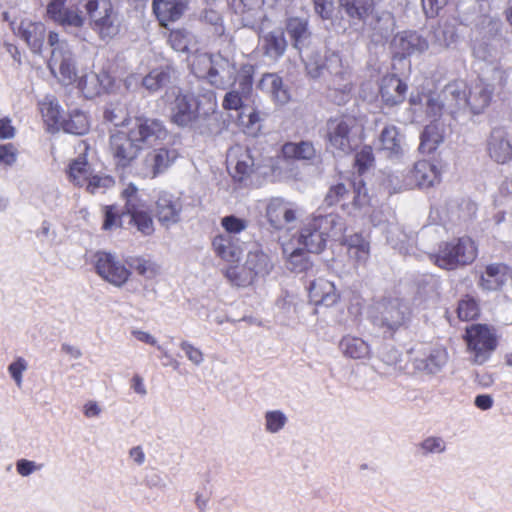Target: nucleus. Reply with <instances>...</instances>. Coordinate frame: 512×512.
Segmentation results:
<instances>
[{"label": "nucleus", "instance_id": "nucleus-58", "mask_svg": "<svg viewBox=\"0 0 512 512\" xmlns=\"http://www.w3.org/2000/svg\"><path fill=\"white\" fill-rule=\"evenodd\" d=\"M18 151L11 143L0 145V163L13 166L17 161Z\"/></svg>", "mask_w": 512, "mask_h": 512}, {"label": "nucleus", "instance_id": "nucleus-48", "mask_svg": "<svg viewBox=\"0 0 512 512\" xmlns=\"http://www.w3.org/2000/svg\"><path fill=\"white\" fill-rule=\"evenodd\" d=\"M304 250L303 248H298L289 255L288 264L293 272H304L312 267V262Z\"/></svg>", "mask_w": 512, "mask_h": 512}, {"label": "nucleus", "instance_id": "nucleus-53", "mask_svg": "<svg viewBox=\"0 0 512 512\" xmlns=\"http://www.w3.org/2000/svg\"><path fill=\"white\" fill-rule=\"evenodd\" d=\"M221 225L229 234H238L247 228V221L234 215H229L222 218Z\"/></svg>", "mask_w": 512, "mask_h": 512}, {"label": "nucleus", "instance_id": "nucleus-44", "mask_svg": "<svg viewBox=\"0 0 512 512\" xmlns=\"http://www.w3.org/2000/svg\"><path fill=\"white\" fill-rule=\"evenodd\" d=\"M170 82L168 69L156 68L150 71L142 80V85L150 92H155Z\"/></svg>", "mask_w": 512, "mask_h": 512}, {"label": "nucleus", "instance_id": "nucleus-2", "mask_svg": "<svg viewBox=\"0 0 512 512\" xmlns=\"http://www.w3.org/2000/svg\"><path fill=\"white\" fill-rule=\"evenodd\" d=\"M347 229L338 214L319 215L309 219L300 229L298 243L308 253H320L329 239L336 240Z\"/></svg>", "mask_w": 512, "mask_h": 512}, {"label": "nucleus", "instance_id": "nucleus-19", "mask_svg": "<svg viewBox=\"0 0 512 512\" xmlns=\"http://www.w3.org/2000/svg\"><path fill=\"white\" fill-rule=\"evenodd\" d=\"M67 0H51L47 6V15L64 28H81L85 18L75 9L66 7Z\"/></svg>", "mask_w": 512, "mask_h": 512}, {"label": "nucleus", "instance_id": "nucleus-4", "mask_svg": "<svg viewBox=\"0 0 512 512\" xmlns=\"http://www.w3.org/2000/svg\"><path fill=\"white\" fill-rule=\"evenodd\" d=\"M430 260L439 268L452 271L471 265L478 257L477 243L467 235L442 241Z\"/></svg>", "mask_w": 512, "mask_h": 512}, {"label": "nucleus", "instance_id": "nucleus-20", "mask_svg": "<svg viewBox=\"0 0 512 512\" xmlns=\"http://www.w3.org/2000/svg\"><path fill=\"white\" fill-rule=\"evenodd\" d=\"M408 86L396 74H387L379 84V94L386 106H396L404 102Z\"/></svg>", "mask_w": 512, "mask_h": 512}, {"label": "nucleus", "instance_id": "nucleus-63", "mask_svg": "<svg viewBox=\"0 0 512 512\" xmlns=\"http://www.w3.org/2000/svg\"><path fill=\"white\" fill-rule=\"evenodd\" d=\"M425 453H441L445 450V444L439 437H428L421 443Z\"/></svg>", "mask_w": 512, "mask_h": 512}, {"label": "nucleus", "instance_id": "nucleus-3", "mask_svg": "<svg viewBox=\"0 0 512 512\" xmlns=\"http://www.w3.org/2000/svg\"><path fill=\"white\" fill-rule=\"evenodd\" d=\"M445 91L455 100L458 107H467L473 114H480L489 107L494 88L478 77L471 82L455 79L446 85Z\"/></svg>", "mask_w": 512, "mask_h": 512}, {"label": "nucleus", "instance_id": "nucleus-25", "mask_svg": "<svg viewBox=\"0 0 512 512\" xmlns=\"http://www.w3.org/2000/svg\"><path fill=\"white\" fill-rule=\"evenodd\" d=\"M187 5L188 0H153L152 8L160 26L166 28L181 18Z\"/></svg>", "mask_w": 512, "mask_h": 512}, {"label": "nucleus", "instance_id": "nucleus-9", "mask_svg": "<svg viewBox=\"0 0 512 512\" xmlns=\"http://www.w3.org/2000/svg\"><path fill=\"white\" fill-rule=\"evenodd\" d=\"M227 167L235 181L242 182L254 171V158L248 147L235 144L227 152Z\"/></svg>", "mask_w": 512, "mask_h": 512}, {"label": "nucleus", "instance_id": "nucleus-11", "mask_svg": "<svg viewBox=\"0 0 512 512\" xmlns=\"http://www.w3.org/2000/svg\"><path fill=\"white\" fill-rule=\"evenodd\" d=\"M141 146L128 133L117 132L110 137V152L116 166L126 168L139 155Z\"/></svg>", "mask_w": 512, "mask_h": 512}, {"label": "nucleus", "instance_id": "nucleus-54", "mask_svg": "<svg viewBox=\"0 0 512 512\" xmlns=\"http://www.w3.org/2000/svg\"><path fill=\"white\" fill-rule=\"evenodd\" d=\"M265 419L266 429L271 433H276L281 430L287 420L281 411H269L266 413Z\"/></svg>", "mask_w": 512, "mask_h": 512}, {"label": "nucleus", "instance_id": "nucleus-64", "mask_svg": "<svg viewBox=\"0 0 512 512\" xmlns=\"http://www.w3.org/2000/svg\"><path fill=\"white\" fill-rule=\"evenodd\" d=\"M315 12L324 20L330 19L333 12L332 0H313Z\"/></svg>", "mask_w": 512, "mask_h": 512}, {"label": "nucleus", "instance_id": "nucleus-7", "mask_svg": "<svg viewBox=\"0 0 512 512\" xmlns=\"http://www.w3.org/2000/svg\"><path fill=\"white\" fill-rule=\"evenodd\" d=\"M411 318L409 307L398 299L383 300L377 311L371 316L374 327L379 329L384 338L392 339L395 334L408 327Z\"/></svg>", "mask_w": 512, "mask_h": 512}, {"label": "nucleus", "instance_id": "nucleus-57", "mask_svg": "<svg viewBox=\"0 0 512 512\" xmlns=\"http://www.w3.org/2000/svg\"><path fill=\"white\" fill-rule=\"evenodd\" d=\"M444 106L432 94H428L425 100V114L429 118L439 119L442 115Z\"/></svg>", "mask_w": 512, "mask_h": 512}, {"label": "nucleus", "instance_id": "nucleus-43", "mask_svg": "<svg viewBox=\"0 0 512 512\" xmlns=\"http://www.w3.org/2000/svg\"><path fill=\"white\" fill-rule=\"evenodd\" d=\"M61 128L70 134L83 135L88 131L89 123L86 115L76 110L67 119L63 118Z\"/></svg>", "mask_w": 512, "mask_h": 512}, {"label": "nucleus", "instance_id": "nucleus-39", "mask_svg": "<svg viewBox=\"0 0 512 512\" xmlns=\"http://www.w3.org/2000/svg\"><path fill=\"white\" fill-rule=\"evenodd\" d=\"M282 154L286 159L312 160L316 156V150L310 141L287 142L282 146Z\"/></svg>", "mask_w": 512, "mask_h": 512}, {"label": "nucleus", "instance_id": "nucleus-28", "mask_svg": "<svg viewBox=\"0 0 512 512\" xmlns=\"http://www.w3.org/2000/svg\"><path fill=\"white\" fill-rule=\"evenodd\" d=\"M339 9L354 23L366 22L376 13V0H338Z\"/></svg>", "mask_w": 512, "mask_h": 512}, {"label": "nucleus", "instance_id": "nucleus-36", "mask_svg": "<svg viewBox=\"0 0 512 512\" xmlns=\"http://www.w3.org/2000/svg\"><path fill=\"white\" fill-rule=\"evenodd\" d=\"M339 349L345 357L366 359L371 355L370 345L360 337L345 335L339 342Z\"/></svg>", "mask_w": 512, "mask_h": 512}, {"label": "nucleus", "instance_id": "nucleus-6", "mask_svg": "<svg viewBox=\"0 0 512 512\" xmlns=\"http://www.w3.org/2000/svg\"><path fill=\"white\" fill-rule=\"evenodd\" d=\"M463 340L469 360L474 365H483L488 362L499 345L496 329L483 323L467 326Z\"/></svg>", "mask_w": 512, "mask_h": 512}, {"label": "nucleus", "instance_id": "nucleus-10", "mask_svg": "<svg viewBox=\"0 0 512 512\" xmlns=\"http://www.w3.org/2000/svg\"><path fill=\"white\" fill-rule=\"evenodd\" d=\"M171 122L185 127L199 118V100L192 93H178L171 105Z\"/></svg>", "mask_w": 512, "mask_h": 512}, {"label": "nucleus", "instance_id": "nucleus-12", "mask_svg": "<svg viewBox=\"0 0 512 512\" xmlns=\"http://www.w3.org/2000/svg\"><path fill=\"white\" fill-rule=\"evenodd\" d=\"M182 209L183 204L180 197L162 191L155 201L154 214L158 222L168 228L180 221Z\"/></svg>", "mask_w": 512, "mask_h": 512}, {"label": "nucleus", "instance_id": "nucleus-62", "mask_svg": "<svg viewBox=\"0 0 512 512\" xmlns=\"http://www.w3.org/2000/svg\"><path fill=\"white\" fill-rule=\"evenodd\" d=\"M95 79L96 75L94 73H91L90 75H81L79 77L78 88L86 97H93Z\"/></svg>", "mask_w": 512, "mask_h": 512}, {"label": "nucleus", "instance_id": "nucleus-26", "mask_svg": "<svg viewBox=\"0 0 512 512\" xmlns=\"http://www.w3.org/2000/svg\"><path fill=\"white\" fill-rule=\"evenodd\" d=\"M191 71L198 78H205L217 89H224L225 82L219 78L218 70L213 65V57L207 53L196 54L191 61Z\"/></svg>", "mask_w": 512, "mask_h": 512}, {"label": "nucleus", "instance_id": "nucleus-1", "mask_svg": "<svg viewBox=\"0 0 512 512\" xmlns=\"http://www.w3.org/2000/svg\"><path fill=\"white\" fill-rule=\"evenodd\" d=\"M327 206H339L349 216H365L371 207V197L362 178L347 179L332 185L326 193Z\"/></svg>", "mask_w": 512, "mask_h": 512}, {"label": "nucleus", "instance_id": "nucleus-31", "mask_svg": "<svg viewBox=\"0 0 512 512\" xmlns=\"http://www.w3.org/2000/svg\"><path fill=\"white\" fill-rule=\"evenodd\" d=\"M411 179L419 188H430L441 180L438 166L427 160H419L410 172Z\"/></svg>", "mask_w": 512, "mask_h": 512}, {"label": "nucleus", "instance_id": "nucleus-30", "mask_svg": "<svg viewBox=\"0 0 512 512\" xmlns=\"http://www.w3.org/2000/svg\"><path fill=\"white\" fill-rule=\"evenodd\" d=\"M258 87L262 91L269 93L272 100L278 105H285L291 100L289 88L276 73L263 74Z\"/></svg>", "mask_w": 512, "mask_h": 512}, {"label": "nucleus", "instance_id": "nucleus-47", "mask_svg": "<svg viewBox=\"0 0 512 512\" xmlns=\"http://www.w3.org/2000/svg\"><path fill=\"white\" fill-rule=\"evenodd\" d=\"M254 67L252 65L243 66L236 78L238 85L237 92L241 93L245 99H248L253 91Z\"/></svg>", "mask_w": 512, "mask_h": 512}, {"label": "nucleus", "instance_id": "nucleus-5", "mask_svg": "<svg viewBox=\"0 0 512 512\" xmlns=\"http://www.w3.org/2000/svg\"><path fill=\"white\" fill-rule=\"evenodd\" d=\"M363 129L359 117L342 114L327 120L325 139L332 150L347 155L357 147Z\"/></svg>", "mask_w": 512, "mask_h": 512}, {"label": "nucleus", "instance_id": "nucleus-35", "mask_svg": "<svg viewBox=\"0 0 512 512\" xmlns=\"http://www.w3.org/2000/svg\"><path fill=\"white\" fill-rule=\"evenodd\" d=\"M263 114L255 107L243 108L238 114L237 124L246 135L256 137L262 130Z\"/></svg>", "mask_w": 512, "mask_h": 512}, {"label": "nucleus", "instance_id": "nucleus-18", "mask_svg": "<svg viewBox=\"0 0 512 512\" xmlns=\"http://www.w3.org/2000/svg\"><path fill=\"white\" fill-rule=\"evenodd\" d=\"M392 47L394 58L401 60L425 51L428 48V42L416 32L404 31L394 37Z\"/></svg>", "mask_w": 512, "mask_h": 512}, {"label": "nucleus", "instance_id": "nucleus-51", "mask_svg": "<svg viewBox=\"0 0 512 512\" xmlns=\"http://www.w3.org/2000/svg\"><path fill=\"white\" fill-rule=\"evenodd\" d=\"M123 214L126 213H121L114 205L106 206L102 229L112 230L121 227Z\"/></svg>", "mask_w": 512, "mask_h": 512}, {"label": "nucleus", "instance_id": "nucleus-56", "mask_svg": "<svg viewBox=\"0 0 512 512\" xmlns=\"http://www.w3.org/2000/svg\"><path fill=\"white\" fill-rule=\"evenodd\" d=\"M243 99H245V97L236 90L229 91L223 98L222 107L225 110H242L244 108Z\"/></svg>", "mask_w": 512, "mask_h": 512}, {"label": "nucleus", "instance_id": "nucleus-24", "mask_svg": "<svg viewBox=\"0 0 512 512\" xmlns=\"http://www.w3.org/2000/svg\"><path fill=\"white\" fill-rule=\"evenodd\" d=\"M308 294L310 301L316 306H333L340 298L334 283L323 277H318L311 282Z\"/></svg>", "mask_w": 512, "mask_h": 512}, {"label": "nucleus", "instance_id": "nucleus-8", "mask_svg": "<svg viewBox=\"0 0 512 512\" xmlns=\"http://www.w3.org/2000/svg\"><path fill=\"white\" fill-rule=\"evenodd\" d=\"M346 231L336 237L335 241L345 249L348 260L355 268L366 266L371 256L369 239L360 232L347 234Z\"/></svg>", "mask_w": 512, "mask_h": 512}, {"label": "nucleus", "instance_id": "nucleus-23", "mask_svg": "<svg viewBox=\"0 0 512 512\" xmlns=\"http://www.w3.org/2000/svg\"><path fill=\"white\" fill-rule=\"evenodd\" d=\"M99 9L103 10L104 15L98 18V35L108 42L119 34L121 21L110 0H98Z\"/></svg>", "mask_w": 512, "mask_h": 512}, {"label": "nucleus", "instance_id": "nucleus-37", "mask_svg": "<svg viewBox=\"0 0 512 512\" xmlns=\"http://www.w3.org/2000/svg\"><path fill=\"white\" fill-rule=\"evenodd\" d=\"M212 247L215 254L226 262H236L240 258L241 249L231 235H217Z\"/></svg>", "mask_w": 512, "mask_h": 512}, {"label": "nucleus", "instance_id": "nucleus-27", "mask_svg": "<svg viewBox=\"0 0 512 512\" xmlns=\"http://www.w3.org/2000/svg\"><path fill=\"white\" fill-rule=\"evenodd\" d=\"M70 180L77 186L83 187L94 194L96 191V176L91 165L88 164L86 155L82 154L69 166Z\"/></svg>", "mask_w": 512, "mask_h": 512}, {"label": "nucleus", "instance_id": "nucleus-52", "mask_svg": "<svg viewBox=\"0 0 512 512\" xmlns=\"http://www.w3.org/2000/svg\"><path fill=\"white\" fill-rule=\"evenodd\" d=\"M168 43L175 51H186L188 49L189 44L187 32L183 29L171 30L168 35Z\"/></svg>", "mask_w": 512, "mask_h": 512}, {"label": "nucleus", "instance_id": "nucleus-16", "mask_svg": "<svg viewBox=\"0 0 512 512\" xmlns=\"http://www.w3.org/2000/svg\"><path fill=\"white\" fill-rule=\"evenodd\" d=\"M179 157V152L174 147H160L150 151L144 160L147 168V176L156 178L165 172Z\"/></svg>", "mask_w": 512, "mask_h": 512}, {"label": "nucleus", "instance_id": "nucleus-33", "mask_svg": "<svg viewBox=\"0 0 512 512\" xmlns=\"http://www.w3.org/2000/svg\"><path fill=\"white\" fill-rule=\"evenodd\" d=\"M488 152L497 163L504 164L512 159V146L505 131L494 129L488 140Z\"/></svg>", "mask_w": 512, "mask_h": 512}, {"label": "nucleus", "instance_id": "nucleus-40", "mask_svg": "<svg viewBox=\"0 0 512 512\" xmlns=\"http://www.w3.org/2000/svg\"><path fill=\"white\" fill-rule=\"evenodd\" d=\"M272 264L267 254L262 251L249 252L244 264V269L250 273L249 278L252 279L257 275H266L270 272Z\"/></svg>", "mask_w": 512, "mask_h": 512}, {"label": "nucleus", "instance_id": "nucleus-15", "mask_svg": "<svg viewBox=\"0 0 512 512\" xmlns=\"http://www.w3.org/2000/svg\"><path fill=\"white\" fill-rule=\"evenodd\" d=\"M11 25L14 33L23 39L34 53H41L46 34L43 23L23 19Z\"/></svg>", "mask_w": 512, "mask_h": 512}, {"label": "nucleus", "instance_id": "nucleus-49", "mask_svg": "<svg viewBox=\"0 0 512 512\" xmlns=\"http://www.w3.org/2000/svg\"><path fill=\"white\" fill-rule=\"evenodd\" d=\"M374 154L370 146H364L355 155V168L359 173V177L364 174L374 164Z\"/></svg>", "mask_w": 512, "mask_h": 512}, {"label": "nucleus", "instance_id": "nucleus-45", "mask_svg": "<svg viewBox=\"0 0 512 512\" xmlns=\"http://www.w3.org/2000/svg\"><path fill=\"white\" fill-rule=\"evenodd\" d=\"M127 264L132 270L145 278H153L159 271V266L155 262L144 257H130Z\"/></svg>", "mask_w": 512, "mask_h": 512}, {"label": "nucleus", "instance_id": "nucleus-13", "mask_svg": "<svg viewBox=\"0 0 512 512\" xmlns=\"http://www.w3.org/2000/svg\"><path fill=\"white\" fill-rule=\"evenodd\" d=\"M512 279V267L503 262H492L484 266L478 286L488 292L500 291Z\"/></svg>", "mask_w": 512, "mask_h": 512}, {"label": "nucleus", "instance_id": "nucleus-38", "mask_svg": "<svg viewBox=\"0 0 512 512\" xmlns=\"http://www.w3.org/2000/svg\"><path fill=\"white\" fill-rule=\"evenodd\" d=\"M130 207L125 211L130 216V223L142 234L151 235L154 232V223L146 205L133 206L130 204Z\"/></svg>", "mask_w": 512, "mask_h": 512}, {"label": "nucleus", "instance_id": "nucleus-46", "mask_svg": "<svg viewBox=\"0 0 512 512\" xmlns=\"http://www.w3.org/2000/svg\"><path fill=\"white\" fill-rule=\"evenodd\" d=\"M480 315L478 302L470 295H465L458 302L457 316L461 321H472Z\"/></svg>", "mask_w": 512, "mask_h": 512}, {"label": "nucleus", "instance_id": "nucleus-21", "mask_svg": "<svg viewBox=\"0 0 512 512\" xmlns=\"http://www.w3.org/2000/svg\"><path fill=\"white\" fill-rule=\"evenodd\" d=\"M128 134L134 141L140 145L151 139H163L167 135V130L162 123L156 119L137 117L135 125L129 129Z\"/></svg>", "mask_w": 512, "mask_h": 512}, {"label": "nucleus", "instance_id": "nucleus-50", "mask_svg": "<svg viewBox=\"0 0 512 512\" xmlns=\"http://www.w3.org/2000/svg\"><path fill=\"white\" fill-rule=\"evenodd\" d=\"M448 359L447 350L444 347H436L431 350L427 358L425 359V366L431 372L439 370Z\"/></svg>", "mask_w": 512, "mask_h": 512}, {"label": "nucleus", "instance_id": "nucleus-14", "mask_svg": "<svg viewBox=\"0 0 512 512\" xmlns=\"http://www.w3.org/2000/svg\"><path fill=\"white\" fill-rule=\"evenodd\" d=\"M297 208L283 198L270 199L266 206V218L269 224L276 230L285 228L297 218Z\"/></svg>", "mask_w": 512, "mask_h": 512}, {"label": "nucleus", "instance_id": "nucleus-61", "mask_svg": "<svg viewBox=\"0 0 512 512\" xmlns=\"http://www.w3.org/2000/svg\"><path fill=\"white\" fill-rule=\"evenodd\" d=\"M122 197L125 200V211L131 208L130 204L133 206L144 204L138 197L137 187L132 183L127 185V187L122 191Z\"/></svg>", "mask_w": 512, "mask_h": 512}, {"label": "nucleus", "instance_id": "nucleus-17", "mask_svg": "<svg viewBox=\"0 0 512 512\" xmlns=\"http://www.w3.org/2000/svg\"><path fill=\"white\" fill-rule=\"evenodd\" d=\"M48 67L51 73L65 85H69L77 79L74 61L70 51L64 53L60 48L52 51L48 61Z\"/></svg>", "mask_w": 512, "mask_h": 512}, {"label": "nucleus", "instance_id": "nucleus-32", "mask_svg": "<svg viewBox=\"0 0 512 512\" xmlns=\"http://www.w3.org/2000/svg\"><path fill=\"white\" fill-rule=\"evenodd\" d=\"M445 138V125L440 119H434L426 125L420 136L419 150L431 154L437 150Z\"/></svg>", "mask_w": 512, "mask_h": 512}, {"label": "nucleus", "instance_id": "nucleus-42", "mask_svg": "<svg viewBox=\"0 0 512 512\" xmlns=\"http://www.w3.org/2000/svg\"><path fill=\"white\" fill-rule=\"evenodd\" d=\"M40 110L44 120L49 126L61 128L63 117L61 115L60 105L53 96H46L40 102Z\"/></svg>", "mask_w": 512, "mask_h": 512}, {"label": "nucleus", "instance_id": "nucleus-34", "mask_svg": "<svg viewBox=\"0 0 512 512\" xmlns=\"http://www.w3.org/2000/svg\"><path fill=\"white\" fill-rule=\"evenodd\" d=\"M285 29L290 36L292 45L299 50L311 37L309 22L306 18L297 16L288 17L285 21Z\"/></svg>", "mask_w": 512, "mask_h": 512}, {"label": "nucleus", "instance_id": "nucleus-60", "mask_svg": "<svg viewBox=\"0 0 512 512\" xmlns=\"http://www.w3.org/2000/svg\"><path fill=\"white\" fill-rule=\"evenodd\" d=\"M447 3L448 0H421L423 11L429 18L436 17Z\"/></svg>", "mask_w": 512, "mask_h": 512}, {"label": "nucleus", "instance_id": "nucleus-41", "mask_svg": "<svg viewBox=\"0 0 512 512\" xmlns=\"http://www.w3.org/2000/svg\"><path fill=\"white\" fill-rule=\"evenodd\" d=\"M381 149L388 153V156H397L402 152L401 138L395 126H386L380 134Z\"/></svg>", "mask_w": 512, "mask_h": 512}, {"label": "nucleus", "instance_id": "nucleus-55", "mask_svg": "<svg viewBox=\"0 0 512 512\" xmlns=\"http://www.w3.org/2000/svg\"><path fill=\"white\" fill-rule=\"evenodd\" d=\"M28 369L27 361L22 357H17L9 366L8 372L11 375L12 379L15 381V384L18 387H21L23 381V373Z\"/></svg>", "mask_w": 512, "mask_h": 512}, {"label": "nucleus", "instance_id": "nucleus-29", "mask_svg": "<svg viewBox=\"0 0 512 512\" xmlns=\"http://www.w3.org/2000/svg\"><path fill=\"white\" fill-rule=\"evenodd\" d=\"M260 47L265 57L274 61L282 58L288 48L284 30L278 28L265 33L260 38Z\"/></svg>", "mask_w": 512, "mask_h": 512}, {"label": "nucleus", "instance_id": "nucleus-22", "mask_svg": "<svg viewBox=\"0 0 512 512\" xmlns=\"http://www.w3.org/2000/svg\"><path fill=\"white\" fill-rule=\"evenodd\" d=\"M98 274L106 281L121 286L128 280L131 272L111 254L98 252Z\"/></svg>", "mask_w": 512, "mask_h": 512}, {"label": "nucleus", "instance_id": "nucleus-59", "mask_svg": "<svg viewBox=\"0 0 512 512\" xmlns=\"http://www.w3.org/2000/svg\"><path fill=\"white\" fill-rule=\"evenodd\" d=\"M43 465L27 459H20L16 462V471L22 477H28L31 474L40 471Z\"/></svg>", "mask_w": 512, "mask_h": 512}]
</instances>
